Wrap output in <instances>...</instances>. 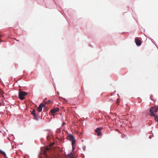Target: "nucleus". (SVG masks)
<instances>
[{
    "mask_svg": "<svg viewBox=\"0 0 158 158\" xmlns=\"http://www.w3.org/2000/svg\"><path fill=\"white\" fill-rule=\"evenodd\" d=\"M27 93L24 91H19V97L21 100L25 98V96L27 95Z\"/></svg>",
    "mask_w": 158,
    "mask_h": 158,
    "instance_id": "nucleus-1",
    "label": "nucleus"
},
{
    "mask_svg": "<svg viewBox=\"0 0 158 158\" xmlns=\"http://www.w3.org/2000/svg\"><path fill=\"white\" fill-rule=\"evenodd\" d=\"M158 110L157 107H155L154 106H152L149 109V112L150 113V115L152 116H154L155 114L154 112H156Z\"/></svg>",
    "mask_w": 158,
    "mask_h": 158,
    "instance_id": "nucleus-2",
    "label": "nucleus"
},
{
    "mask_svg": "<svg viewBox=\"0 0 158 158\" xmlns=\"http://www.w3.org/2000/svg\"><path fill=\"white\" fill-rule=\"evenodd\" d=\"M66 139L67 140H69L70 142L75 140V138L73 134L70 133H68Z\"/></svg>",
    "mask_w": 158,
    "mask_h": 158,
    "instance_id": "nucleus-3",
    "label": "nucleus"
},
{
    "mask_svg": "<svg viewBox=\"0 0 158 158\" xmlns=\"http://www.w3.org/2000/svg\"><path fill=\"white\" fill-rule=\"evenodd\" d=\"M43 107H46V106L45 104H44L42 103H40L38 106V111L39 112H41L42 110Z\"/></svg>",
    "mask_w": 158,
    "mask_h": 158,
    "instance_id": "nucleus-4",
    "label": "nucleus"
},
{
    "mask_svg": "<svg viewBox=\"0 0 158 158\" xmlns=\"http://www.w3.org/2000/svg\"><path fill=\"white\" fill-rule=\"evenodd\" d=\"M102 130V129L101 128L99 127L97 128L95 130V132L96 133H97V136H100L102 135V133L101 132V131Z\"/></svg>",
    "mask_w": 158,
    "mask_h": 158,
    "instance_id": "nucleus-5",
    "label": "nucleus"
},
{
    "mask_svg": "<svg viewBox=\"0 0 158 158\" xmlns=\"http://www.w3.org/2000/svg\"><path fill=\"white\" fill-rule=\"evenodd\" d=\"M59 109L58 107L55 108L54 109H52L50 111V113L53 116L55 115V113L59 111Z\"/></svg>",
    "mask_w": 158,
    "mask_h": 158,
    "instance_id": "nucleus-6",
    "label": "nucleus"
},
{
    "mask_svg": "<svg viewBox=\"0 0 158 158\" xmlns=\"http://www.w3.org/2000/svg\"><path fill=\"white\" fill-rule=\"evenodd\" d=\"M135 43L136 45L138 46H140L142 44L141 41L140 40L138 37H136L135 38Z\"/></svg>",
    "mask_w": 158,
    "mask_h": 158,
    "instance_id": "nucleus-7",
    "label": "nucleus"
},
{
    "mask_svg": "<svg viewBox=\"0 0 158 158\" xmlns=\"http://www.w3.org/2000/svg\"><path fill=\"white\" fill-rule=\"evenodd\" d=\"M32 115L33 116L34 118L36 120H38L39 119V115L37 113V114H36V113Z\"/></svg>",
    "mask_w": 158,
    "mask_h": 158,
    "instance_id": "nucleus-8",
    "label": "nucleus"
},
{
    "mask_svg": "<svg viewBox=\"0 0 158 158\" xmlns=\"http://www.w3.org/2000/svg\"><path fill=\"white\" fill-rule=\"evenodd\" d=\"M0 152L3 155L5 158H6L7 156L6 152L0 149Z\"/></svg>",
    "mask_w": 158,
    "mask_h": 158,
    "instance_id": "nucleus-9",
    "label": "nucleus"
},
{
    "mask_svg": "<svg viewBox=\"0 0 158 158\" xmlns=\"http://www.w3.org/2000/svg\"><path fill=\"white\" fill-rule=\"evenodd\" d=\"M153 117H154L155 120L158 123V115H156L155 114L154 116Z\"/></svg>",
    "mask_w": 158,
    "mask_h": 158,
    "instance_id": "nucleus-10",
    "label": "nucleus"
},
{
    "mask_svg": "<svg viewBox=\"0 0 158 158\" xmlns=\"http://www.w3.org/2000/svg\"><path fill=\"white\" fill-rule=\"evenodd\" d=\"M76 141V139H75V140L71 142L72 145V146H73L75 144Z\"/></svg>",
    "mask_w": 158,
    "mask_h": 158,
    "instance_id": "nucleus-11",
    "label": "nucleus"
},
{
    "mask_svg": "<svg viewBox=\"0 0 158 158\" xmlns=\"http://www.w3.org/2000/svg\"><path fill=\"white\" fill-rule=\"evenodd\" d=\"M31 114L36 113L35 110L34 109H33L32 111H31Z\"/></svg>",
    "mask_w": 158,
    "mask_h": 158,
    "instance_id": "nucleus-12",
    "label": "nucleus"
},
{
    "mask_svg": "<svg viewBox=\"0 0 158 158\" xmlns=\"http://www.w3.org/2000/svg\"><path fill=\"white\" fill-rule=\"evenodd\" d=\"M60 132H61V129L60 128H58L57 129H56V133H60Z\"/></svg>",
    "mask_w": 158,
    "mask_h": 158,
    "instance_id": "nucleus-13",
    "label": "nucleus"
},
{
    "mask_svg": "<svg viewBox=\"0 0 158 158\" xmlns=\"http://www.w3.org/2000/svg\"><path fill=\"white\" fill-rule=\"evenodd\" d=\"M44 102L46 103H51L52 102L51 101V100H49L47 102H44Z\"/></svg>",
    "mask_w": 158,
    "mask_h": 158,
    "instance_id": "nucleus-14",
    "label": "nucleus"
},
{
    "mask_svg": "<svg viewBox=\"0 0 158 158\" xmlns=\"http://www.w3.org/2000/svg\"><path fill=\"white\" fill-rule=\"evenodd\" d=\"M3 36V35H2V34H0V44L1 43H2V42H3V41L2 40H1V37H2V36Z\"/></svg>",
    "mask_w": 158,
    "mask_h": 158,
    "instance_id": "nucleus-15",
    "label": "nucleus"
},
{
    "mask_svg": "<svg viewBox=\"0 0 158 158\" xmlns=\"http://www.w3.org/2000/svg\"><path fill=\"white\" fill-rule=\"evenodd\" d=\"M119 102H120L119 101V99L118 98H117V99L116 103L118 104Z\"/></svg>",
    "mask_w": 158,
    "mask_h": 158,
    "instance_id": "nucleus-16",
    "label": "nucleus"
},
{
    "mask_svg": "<svg viewBox=\"0 0 158 158\" xmlns=\"http://www.w3.org/2000/svg\"><path fill=\"white\" fill-rule=\"evenodd\" d=\"M83 150L85 151V148H86V146H85V145H84L83 146Z\"/></svg>",
    "mask_w": 158,
    "mask_h": 158,
    "instance_id": "nucleus-17",
    "label": "nucleus"
},
{
    "mask_svg": "<svg viewBox=\"0 0 158 158\" xmlns=\"http://www.w3.org/2000/svg\"><path fill=\"white\" fill-rule=\"evenodd\" d=\"M75 150V148L74 147L72 146V152H73Z\"/></svg>",
    "mask_w": 158,
    "mask_h": 158,
    "instance_id": "nucleus-18",
    "label": "nucleus"
},
{
    "mask_svg": "<svg viewBox=\"0 0 158 158\" xmlns=\"http://www.w3.org/2000/svg\"><path fill=\"white\" fill-rule=\"evenodd\" d=\"M153 95H151L150 96V99L152 100H153Z\"/></svg>",
    "mask_w": 158,
    "mask_h": 158,
    "instance_id": "nucleus-19",
    "label": "nucleus"
},
{
    "mask_svg": "<svg viewBox=\"0 0 158 158\" xmlns=\"http://www.w3.org/2000/svg\"><path fill=\"white\" fill-rule=\"evenodd\" d=\"M24 158H29V156L28 155H27L25 156Z\"/></svg>",
    "mask_w": 158,
    "mask_h": 158,
    "instance_id": "nucleus-20",
    "label": "nucleus"
},
{
    "mask_svg": "<svg viewBox=\"0 0 158 158\" xmlns=\"http://www.w3.org/2000/svg\"><path fill=\"white\" fill-rule=\"evenodd\" d=\"M65 124V123L64 122H63L62 125V126H63Z\"/></svg>",
    "mask_w": 158,
    "mask_h": 158,
    "instance_id": "nucleus-21",
    "label": "nucleus"
},
{
    "mask_svg": "<svg viewBox=\"0 0 158 158\" xmlns=\"http://www.w3.org/2000/svg\"><path fill=\"white\" fill-rule=\"evenodd\" d=\"M45 110L46 111H48V107L46 106V107H45Z\"/></svg>",
    "mask_w": 158,
    "mask_h": 158,
    "instance_id": "nucleus-22",
    "label": "nucleus"
},
{
    "mask_svg": "<svg viewBox=\"0 0 158 158\" xmlns=\"http://www.w3.org/2000/svg\"><path fill=\"white\" fill-rule=\"evenodd\" d=\"M72 153V152H71L70 153H69L68 154V155L70 156L71 154Z\"/></svg>",
    "mask_w": 158,
    "mask_h": 158,
    "instance_id": "nucleus-23",
    "label": "nucleus"
},
{
    "mask_svg": "<svg viewBox=\"0 0 158 158\" xmlns=\"http://www.w3.org/2000/svg\"><path fill=\"white\" fill-rule=\"evenodd\" d=\"M112 101V100L111 98L109 99V100L108 101Z\"/></svg>",
    "mask_w": 158,
    "mask_h": 158,
    "instance_id": "nucleus-24",
    "label": "nucleus"
},
{
    "mask_svg": "<svg viewBox=\"0 0 158 158\" xmlns=\"http://www.w3.org/2000/svg\"><path fill=\"white\" fill-rule=\"evenodd\" d=\"M48 136H49V134H48V135H47V137H46V138H47V139H48Z\"/></svg>",
    "mask_w": 158,
    "mask_h": 158,
    "instance_id": "nucleus-25",
    "label": "nucleus"
},
{
    "mask_svg": "<svg viewBox=\"0 0 158 158\" xmlns=\"http://www.w3.org/2000/svg\"><path fill=\"white\" fill-rule=\"evenodd\" d=\"M148 37V38L150 40H152V39L151 38H150V37Z\"/></svg>",
    "mask_w": 158,
    "mask_h": 158,
    "instance_id": "nucleus-26",
    "label": "nucleus"
},
{
    "mask_svg": "<svg viewBox=\"0 0 158 158\" xmlns=\"http://www.w3.org/2000/svg\"><path fill=\"white\" fill-rule=\"evenodd\" d=\"M49 129H46V130H44V131H49Z\"/></svg>",
    "mask_w": 158,
    "mask_h": 158,
    "instance_id": "nucleus-27",
    "label": "nucleus"
},
{
    "mask_svg": "<svg viewBox=\"0 0 158 158\" xmlns=\"http://www.w3.org/2000/svg\"><path fill=\"white\" fill-rule=\"evenodd\" d=\"M152 137H151V135H150L149 136V138L150 139H151L152 138Z\"/></svg>",
    "mask_w": 158,
    "mask_h": 158,
    "instance_id": "nucleus-28",
    "label": "nucleus"
},
{
    "mask_svg": "<svg viewBox=\"0 0 158 158\" xmlns=\"http://www.w3.org/2000/svg\"><path fill=\"white\" fill-rule=\"evenodd\" d=\"M57 94L58 95H59V93L58 92H57Z\"/></svg>",
    "mask_w": 158,
    "mask_h": 158,
    "instance_id": "nucleus-29",
    "label": "nucleus"
},
{
    "mask_svg": "<svg viewBox=\"0 0 158 158\" xmlns=\"http://www.w3.org/2000/svg\"><path fill=\"white\" fill-rule=\"evenodd\" d=\"M11 135L12 136H14V135H13V134H11Z\"/></svg>",
    "mask_w": 158,
    "mask_h": 158,
    "instance_id": "nucleus-30",
    "label": "nucleus"
},
{
    "mask_svg": "<svg viewBox=\"0 0 158 158\" xmlns=\"http://www.w3.org/2000/svg\"><path fill=\"white\" fill-rule=\"evenodd\" d=\"M116 92V91H115L114 92V94H115V93Z\"/></svg>",
    "mask_w": 158,
    "mask_h": 158,
    "instance_id": "nucleus-31",
    "label": "nucleus"
},
{
    "mask_svg": "<svg viewBox=\"0 0 158 158\" xmlns=\"http://www.w3.org/2000/svg\"><path fill=\"white\" fill-rule=\"evenodd\" d=\"M16 40L17 41H19V40Z\"/></svg>",
    "mask_w": 158,
    "mask_h": 158,
    "instance_id": "nucleus-32",
    "label": "nucleus"
},
{
    "mask_svg": "<svg viewBox=\"0 0 158 158\" xmlns=\"http://www.w3.org/2000/svg\"><path fill=\"white\" fill-rule=\"evenodd\" d=\"M13 139H15V138L14 137V138H13Z\"/></svg>",
    "mask_w": 158,
    "mask_h": 158,
    "instance_id": "nucleus-33",
    "label": "nucleus"
},
{
    "mask_svg": "<svg viewBox=\"0 0 158 158\" xmlns=\"http://www.w3.org/2000/svg\"><path fill=\"white\" fill-rule=\"evenodd\" d=\"M13 139H15V138L14 137V138H13Z\"/></svg>",
    "mask_w": 158,
    "mask_h": 158,
    "instance_id": "nucleus-34",
    "label": "nucleus"
},
{
    "mask_svg": "<svg viewBox=\"0 0 158 158\" xmlns=\"http://www.w3.org/2000/svg\"><path fill=\"white\" fill-rule=\"evenodd\" d=\"M81 141H82V142L83 141V140H81Z\"/></svg>",
    "mask_w": 158,
    "mask_h": 158,
    "instance_id": "nucleus-35",
    "label": "nucleus"
},
{
    "mask_svg": "<svg viewBox=\"0 0 158 158\" xmlns=\"http://www.w3.org/2000/svg\"><path fill=\"white\" fill-rule=\"evenodd\" d=\"M2 112V114H3V113Z\"/></svg>",
    "mask_w": 158,
    "mask_h": 158,
    "instance_id": "nucleus-36",
    "label": "nucleus"
},
{
    "mask_svg": "<svg viewBox=\"0 0 158 158\" xmlns=\"http://www.w3.org/2000/svg\"><path fill=\"white\" fill-rule=\"evenodd\" d=\"M43 139V138H42V139H40V140H41V139Z\"/></svg>",
    "mask_w": 158,
    "mask_h": 158,
    "instance_id": "nucleus-37",
    "label": "nucleus"
},
{
    "mask_svg": "<svg viewBox=\"0 0 158 158\" xmlns=\"http://www.w3.org/2000/svg\"><path fill=\"white\" fill-rule=\"evenodd\" d=\"M41 152V151H40V152Z\"/></svg>",
    "mask_w": 158,
    "mask_h": 158,
    "instance_id": "nucleus-38",
    "label": "nucleus"
},
{
    "mask_svg": "<svg viewBox=\"0 0 158 158\" xmlns=\"http://www.w3.org/2000/svg\"><path fill=\"white\" fill-rule=\"evenodd\" d=\"M152 42L153 43H154L152 41Z\"/></svg>",
    "mask_w": 158,
    "mask_h": 158,
    "instance_id": "nucleus-39",
    "label": "nucleus"
},
{
    "mask_svg": "<svg viewBox=\"0 0 158 158\" xmlns=\"http://www.w3.org/2000/svg\"><path fill=\"white\" fill-rule=\"evenodd\" d=\"M82 155H83V156H84V155L83 154H82Z\"/></svg>",
    "mask_w": 158,
    "mask_h": 158,
    "instance_id": "nucleus-40",
    "label": "nucleus"
},
{
    "mask_svg": "<svg viewBox=\"0 0 158 158\" xmlns=\"http://www.w3.org/2000/svg\"><path fill=\"white\" fill-rule=\"evenodd\" d=\"M6 158H8L7 157H6Z\"/></svg>",
    "mask_w": 158,
    "mask_h": 158,
    "instance_id": "nucleus-41",
    "label": "nucleus"
}]
</instances>
